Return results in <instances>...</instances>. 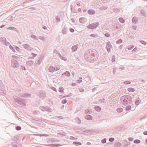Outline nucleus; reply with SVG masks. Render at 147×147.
<instances>
[{"label": "nucleus", "mask_w": 147, "mask_h": 147, "mask_svg": "<svg viewBox=\"0 0 147 147\" xmlns=\"http://www.w3.org/2000/svg\"><path fill=\"white\" fill-rule=\"evenodd\" d=\"M84 58L87 61L93 63L98 58L97 51L94 49H90L86 50L84 54Z\"/></svg>", "instance_id": "obj_1"}, {"label": "nucleus", "mask_w": 147, "mask_h": 147, "mask_svg": "<svg viewBox=\"0 0 147 147\" xmlns=\"http://www.w3.org/2000/svg\"><path fill=\"white\" fill-rule=\"evenodd\" d=\"M121 100L123 103L126 105L128 103L130 104L132 101V97L129 95H125L122 96Z\"/></svg>", "instance_id": "obj_2"}, {"label": "nucleus", "mask_w": 147, "mask_h": 147, "mask_svg": "<svg viewBox=\"0 0 147 147\" xmlns=\"http://www.w3.org/2000/svg\"><path fill=\"white\" fill-rule=\"evenodd\" d=\"M13 98L14 101L21 105V107H24L26 106V102L24 99L16 96H13Z\"/></svg>", "instance_id": "obj_3"}, {"label": "nucleus", "mask_w": 147, "mask_h": 147, "mask_svg": "<svg viewBox=\"0 0 147 147\" xmlns=\"http://www.w3.org/2000/svg\"><path fill=\"white\" fill-rule=\"evenodd\" d=\"M99 25V23L98 22L92 23L87 26V28L89 29L94 30L96 29Z\"/></svg>", "instance_id": "obj_4"}, {"label": "nucleus", "mask_w": 147, "mask_h": 147, "mask_svg": "<svg viewBox=\"0 0 147 147\" xmlns=\"http://www.w3.org/2000/svg\"><path fill=\"white\" fill-rule=\"evenodd\" d=\"M11 66L12 67L17 68L19 66V62L16 60L13 59L11 60Z\"/></svg>", "instance_id": "obj_5"}, {"label": "nucleus", "mask_w": 147, "mask_h": 147, "mask_svg": "<svg viewBox=\"0 0 147 147\" xmlns=\"http://www.w3.org/2000/svg\"><path fill=\"white\" fill-rule=\"evenodd\" d=\"M106 45L105 48L107 50V51L110 53L111 51V49L113 48V47L111 45L110 42L108 41L106 43Z\"/></svg>", "instance_id": "obj_6"}, {"label": "nucleus", "mask_w": 147, "mask_h": 147, "mask_svg": "<svg viewBox=\"0 0 147 147\" xmlns=\"http://www.w3.org/2000/svg\"><path fill=\"white\" fill-rule=\"evenodd\" d=\"M38 96L40 98L43 99L46 97V94L45 91H41L39 92Z\"/></svg>", "instance_id": "obj_7"}, {"label": "nucleus", "mask_w": 147, "mask_h": 147, "mask_svg": "<svg viewBox=\"0 0 147 147\" xmlns=\"http://www.w3.org/2000/svg\"><path fill=\"white\" fill-rule=\"evenodd\" d=\"M11 145L13 147H22V146L21 144L19 143H17V142H12Z\"/></svg>", "instance_id": "obj_8"}, {"label": "nucleus", "mask_w": 147, "mask_h": 147, "mask_svg": "<svg viewBox=\"0 0 147 147\" xmlns=\"http://www.w3.org/2000/svg\"><path fill=\"white\" fill-rule=\"evenodd\" d=\"M31 96V94L29 93H24L22 94L20 96L23 98H30Z\"/></svg>", "instance_id": "obj_9"}, {"label": "nucleus", "mask_w": 147, "mask_h": 147, "mask_svg": "<svg viewBox=\"0 0 147 147\" xmlns=\"http://www.w3.org/2000/svg\"><path fill=\"white\" fill-rule=\"evenodd\" d=\"M78 46L79 45L78 44H76L72 46L71 48L72 51L73 52L76 51L78 49Z\"/></svg>", "instance_id": "obj_10"}, {"label": "nucleus", "mask_w": 147, "mask_h": 147, "mask_svg": "<svg viewBox=\"0 0 147 147\" xmlns=\"http://www.w3.org/2000/svg\"><path fill=\"white\" fill-rule=\"evenodd\" d=\"M55 70V67L53 66H50L48 68V70L49 72L51 73L54 72Z\"/></svg>", "instance_id": "obj_11"}, {"label": "nucleus", "mask_w": 147, "mask_h": 147, "mask_svg": "<svg viewBox=\"0 0 147 147\" xmlns=\"http://www.w3.org/2000/svg\"><path fill=\"white\" fill-rule=\"evenodd\" d=\"M24 48L29 51L31 50V47L28 44H25L23 45Z\"/></svg>", "instance_id": "obj_12"}, {"label": "nucleus", "mask_w": 147, "mask_h": 147, "mask_svg": "<svg viewBox=\"0 0 147 147\" xmlns=\"http://www.w3.org/2000/svg\"><path fill=\"white\" fill-rule=\"evenodd\" d=\"M141 102L140 98L139 97L136 98L135 102V105L136 106L138 105Z\"/></svg>", "instance_id": "obj_13"}, {"label": "nucleus", "mask_w": 147, "mask_h": 147, "mask_svg": "<svg viewBox=\"0 0 147 147\" xmlns=\"http://www.w3.org/2000/svg\"><path fill=\"white\" fill-rule=\"evenodd\" d=\"M132 22L134 24H136L138 22V20L136 17L134 16L132 18Z\"/></svg>", "instance_id": "obj_14"}, {"label": "nucleus", "mask_w": 147, "mask_h": 147, "mask_svg": "<svg viewBox=\"0 0 147 147\" xmlns=\"http://www.w3.org/2000/svg\"><path fill=\"white\" fill-rule=\"evenodd\" d=\"M6 41V38L3 37H0V42L3 43L4 45Z\"/></svg>", "instance_id": "obj_15"}, {"label": "nucleus", "mask_w": 147, "mask_h": 147, "mask_svg": "<svg viewBox=\"0 0 147 147\" xmlns=\"http://www.w3.org/2000/svg\"><path fill=\"white\" fill-rule=\"evenodd\" d=\"M88 13L90 15H93L95 13V11L93 9H90L88 10L87 11Z\"/></svg>", "instance_id": "obj_16"}, {"label": "nucleus", "mask_w": 147, "mask_h": 147, "mask_svg": "<svg viewBox=\"0 0 147 147\" xmlns=\"http://www.w3.org/2000/svg\"><path fill=\"white\" fill-rule=\"evenodd\" d=\"M34 63V61L32 60H30L26 62V64L28 66H30L32 65Z\"/></svg>", "instance_id": "obj_17"}, {"label": "nucleus", "mask_w": 147, "mask_h": 147, "mask_svg": "<svg viewBox=\"0 0 147 147\" xmlns=\"http://www.w3.org/2000/svg\"><path fill=\"white\" fill-rule=\"evenodd\" d=\"M70 73L69 72L67 71H66L63 73L62 74V76H63L65 75L66 76L68 77H69L70 76Z\"/></svg>", "instance_id": "obj_18"}, {"label": "nucleus", "mask_w": 147, "mask_h": 147, "mask_svg": "<svg viewBox=\"0 0 147 147\" xmlns=\"http://www.w3.org/2000/svg\"><path fill=\"white\" fill-rule=\"evenodd\" d=\"M85 118L89 120H92V117L90 115H87L85 116Z\"/></svg>", "instance_id": "obj_19"}, {"label": "nucleus", "mask_w": 147, "mask_h": 147, "mask_svg": "<svg viewBox=\"0 0 147 147\" xmlns=\"http://www.w3.org/2000/svg\"><path fill=\"white\" fill-rule=\"evenodd\" d=\"M94 109L96 111L98 112L100 111L101 109V107L98 106H95Z\"/></svg>", "instance_id": "obj_20"}, {"label": "nucleus", "mask_w": 147, "mask_h": 147, "mask_svg": "<svg viewBox=\"0 0 147 147\" xmlns=\"http://www.w3.org/2000/svg\"><path fill=\"white\" fill-rule=\"evenodd\" d=\"M79 21L80 23L83 24L85 21L84 17H81L79 18Z\"/></svg>", "instance_id": "obj_21"}, {"label": "nucleus", "mask_w": 147, "mask_h": 147, "mask_svg": "<svg viewBox=\"0 0 147 147\" xmlns=\"http://www.w3.org/2000/svg\"><path fill=\"white\" fill-rule=\"evenodd\" d=\"M140 13L144 17H146V12L143 9H141L140 10Z\"/></svg>", "instance_id": "obj_22"}, {"label": "nucleus", "mask_w": 147, "mask_h": 147, "mask_svg": "<svg viewBox=\"0 0 147 147\" xmlns=\"http://www.w3.org/2000/svg\"><path fill=\"white\" fill-rule=\"evenodd\" d=\"M113 11L115 13H117L120 11V9L117 8H114L113 9Z\"/></svg>", "instance_id": "obj_23"}, {"label": "nucleus", "mask_w": 147, "mask_h": 147, "mask_svg": "<svg viewBox=\"0 0 147 147\" xmlns=\"http://www.w3.org/2000/svg\"><path fill=\"white\" fill-rule=\"evenodd\" d=\"M121 144L119 142H117L114 144V146L115 147H121Z\"/></svg>", "instance_id": "obj_24"}, {"label": "nucleus", "mask_w": 147, "mask_h": 147, "mask_svg": "<svg viewBox=\"0 0 147 147\" xmlns=\"http://www.w3.org/2000/svg\"><path fill=\"white\" fill-rule=\"evenodd\" d=\"M127 90L130 92H133L135 91V89L132 88H127Z\"/></svg>", "instance_id": "obj_25"}, {"label": "nucleus", "mask_w": 147, "mask_h": 147, "mask_svg": "<svg viewBox=\"0 0 147 147\" xmlns=\"http://www.w3.org/2000/svg\"><path fill=\"white\" fill-rule=\"evenodd\" d=\"M119 20L121 23L122 24L124 23L125 22V20L122 18H119Z\"/></svg>", "instance_id": "obj_26"}, {"label": "nucleus", "mask_w": 147, "mask_h": 147, "mask_svg": "<svg viewBox=\"0 0 147 147\" xmlns=\"http://www.w3.org/2000/svg\"><path fill=\"white\" fill-rule=\"evenodd\" d=\"M7 30H13L16 31V30H17V29L16 28L12 27V26H10L8 28H7Z\"/></svg>", "instance_id": "obj_27"}, {"label": "nucleus", "mask_w": 147, "mask_h": 147, "mask_svg": "<svg viewBox=\"0 0 147 147\" xmlns=\"http://www.w3.org/2000/svg\"><path fill=\"white\" fill-rule=\"evenodd\" d=\"M73 144L76 146L80 145L82 144V143L78 142H73Z\"/></svg>", "instance_id": "obj_28"}, {"label": "nucleus", "mask_w": 147, "mask_h": 147, "mask_svg": "<svg viewBox=\"0 0 147 147\" xmlns=\"http://www.w3.org/2000/svg\"><path fill=\"white\" fill-rule=\"evenodd\" d=\"M116 110H117V111L118 113H120L121 112L123 111V109H122V108L120 107V108H117L116 109Z\"/></svg>", "instance_id": "obj_29"}, {"label": "nucleus", "mask_w": 147, "mask_h": 147, "mask_svg": "<svg viewBox=\"0 0 147 147\" xmlns=\"http://www.w3.org/2000/svg\"><path fill=\"white\" fill-rule=\"evenodd\" d=\"M64 89L63 87L60 86L59 87V92L62 93L63 92Z\"/></svg>", "instance_id": "obj_30"}, {"label": "nucleus", "mask_w": 147, "mask_h": 147, "mask_svg": "<svg viewBox=\"0 0 147 147\" xmlns=\"http://www.w3.org/2000/svg\"><path fill=\"white\" fill-rule=\"evenodd\" d=\"M42 60V58L41 57L38 60L37 62L36 63L37 65H39L41 63Z\"/></svg>", "instance_id": "obj_31"}, {"label": "nucleus", "mask_w": 147, "mask_h": 147, "mask_svg": "<svg viewBox=\"0 0 147 147\" xmlns=\"http://www.w3.org/2000/svg\"><path fill=\"white\" fill-rule=\"evenodd\" d=\"M30 37L32 38H33L34 40H38V38L37 37L34 35H32L30 36Z\"/></svg>", "instance_id": "obj_32"}, {"label": "nucleus", "mask_w": 147, "mask_h": 147, "mask_svg": "<svg viewBox=\"0 0 147 147\" xmlns=\"http://www.w3.org/2000/svg\"><path fill=\"white\" fill-rule=\"evenodd\" d=\"M66 29L67 28H65L62 30V32L63 34H67Z\"/></svg>", "instance_id": "obj_33"}, {"label": "nucleus", "mask_w": 147, "mask_h": 147, "mask_svg": "<svg viewBox=\"0 0 147 147\" xmlns=\"http://www.w3.org/2000/svg\"><path fill=\"white\" fill-rule=\"evenodd\" d=\"M72 6V5H71V8H70L71 10V11L72 12H73L74 13H77V11L75 9H72L71 7Z\"/></svg>", "instance_id": "obj_34"}, {"label": "nucleus", "mask_w": 147, "mask_h": 147, "mask_svg": "<svg viewBox=\"0 0 147 147\" xmlns=\"http://www.w3.org/2000/svg\"><path fill=\"white\" fill-rule=\"evenodd\" d=\"M55 20H56V22H59L60 21V19L58 16L56 17Z\"/></svg>", "instance_id": "obj_35"}, {"label": "nucleus", "mask_w": 147, "mask_h": 147, "mask_svg": "<svg viewBox=\"0 0 147 147\" xmlns=\"http://www.w3.org/2000/svg\"><path fill=\"white\" fill-rule=\"evenodd\" d=\"M124 84H129L131 83V82L130 81H125L123 82Z\"/></svg>", "instance_id": "obj_36"}, {"label": "nucleus", "mask_w": 147, "mask_h": 147, "mask_svg": "<svg viewBox=\"0 0 147 147\" xmlns=\"http://www.w3.org/2000/svg\"><path fill=\"white\" fill-rule=\"evenodd\" d=\"M131 109V106L130 105L127 106L125 108V109L126 111H129Z\"/></svg>", "instance_id": "obj_37"}, {"label": "nucleus", "mask_w": 147, "mask_h": 147, "mask_svg": "<svg viewBox=\"0 0 147 147\" xmlns=\"http://www.w3.org/2000/svg\"><path fill=\"white\" fill-rule=\"evenodd\" d=\"M139 42L142 45H146V42L145 41L143 40H140L139 41Z\"/></svg>", "instance_id": "obj_38"}, {"label": "nucleus", "mask_w": 147, "mask_h": 147, "mask_svg": "<svg viewBox=\"0 0 147 147\" xmlns=\"http://www.w3.org/2000/svg\"><path fill=\"white\" fill-rule=\"evenodd\" d=\"M122 42H123L122 40L121 39H120L116 41V43L117 44H118L121 43H122Z\"/></svg>", "instance_id": "obj_39"}, {"label": "nucleus", "mask_w": 147, "mask_h": 147, "mask_svg": "<svg viewBox=\"0 0 147 147\" xmlns=\"http://www.w3.org/2000/svg\"><path fill=\"white\" fill-rule=\"evenodd\" d=\"M57 134L61 137L65 136L66 135V134L65 133H64V134H62L61 133H58Z\"/></svg>", "instance_id": "obj_40"}, {"label": "nucleus", "mask_w": 147, "mask_h": 147, "mask_svg": "<svg viewBox=\"0 0 147 147\" xmlns=\"http://www.w3.org/2000/svg\"><path fill=\"white\" fill-rule=\"evenodd\" d=\"M13 45V46H14V47L15 48V49H16V51H18V52H19L20 51V49L18 47V46H16L14 45Z\"/></svg>", "instance_id": "obj_41"}, {"label": "nucleus", "mask_w": 147, "mask_h": 147, "mask_svg": "<svg viewBox=\"0 0 147 147\" xmlns=\"http://www.w3.org/2000/svg\"><path fill=\"white\" fill-rule=\"evenodd\" d=\"M45 111H49L50 112L51 111V109L49 107H45Z\"/></svg>", "instance_id": "obj_42"}, {"label": "nucleus", "mask_w": 147, "mask_h": 147, "mask_svg": "<svg viewBox=\"0 0 147 147\" xmlns=\"http://www.w3.org/2000/svg\"><path fill=\"white\" fill-rule=\"evenodd\" d=\"M134 143L136 144H139L140 143V141L139 140H135L134 141Z\"/></svg>", "instance_id": "obj_43"}, {"label": "nucleus", "mask_w": 147, "mask_h": 147, "mask_svg": "<svg viewBox=\"0 0 147 147\" xmlns=\"http://www.w3.org/2000/svg\"><path fill=\"white\" fill-rule=\"evenodd\" d=\"M16 129L17 130L19 131L21 129V127L19 126H17L16 127Z\"/></svg>", "instance_id": "obj_44"}, {"label": "nucleus", "mask_w": 147, "mask_h": 147, "mask_svg": "<svg viewBox=\"0 0 147 147\" xmlns=\"http://www.w3.org/2000/svg\"><path fill=\"white\" fill-rule=\"evenodd\" d=\"M40 109L43 111H45L46 109L45 107L43 106H41L40 108Z\"/></svg>", "instance_id": "obj_45"}, {"label": "nucleus", "mask_w": 147, "mask_h": 147, "mask_svg": "<svg viewBox=\"0 0 147 147\" xmlns=\"http://www.w3.org/2000/svg\"><path fill=\"white\" fill-rule=\"evenodd\" d=\"M55 70H56V71H57L60 69V66L59 65H58L55 67Z\"/></svg>", "instance_id": "obj_46"}, {"label": "nucleus", "mask_w": 147, "mask_h": 147, "mask_svg": "<svg viewBox=\"0 0 147 147\" xmlns=\"http://www.w3.org/2000/svg\"><path fill=\"white\" fill-rule=\"evenodd\" d=\"M67 100L66 99H64L62 100L61 101V103L63 104H65L67 103Z\"/></svg>", "instance_id": "obj_47"}, {"label": "nucleus", "mask_w": 147, "mask_h": 147, "mask_svg": "<svg viewBox=\"0 0 147 147\" xmlns=\"http://www.w3.org/2000/svg\"><path fill=\"white\" fill-rule=\"evenodd\" d=\"M112 61L113 62H114L115 61V56L114 55L112 56Z\"/></svg>", "instance_id": "obj_48"}, {"label": "nucleus", "mask_w": 147, "mask_h": 147, "mask_svg": "<svg viewBox=\"0 0 147 147\" xmlns=\"http://www.w3.org/2000/svg\"><path fill=\"white\" fill-rule=\"evenodd\" d=\"M107 139L106 138H104L101 140V142L103 144L106 143Z\"/></svg>", "instance_id": "obj_49"}, {"label": "nucleus", "mask_w": 147, "mask_h": 147, "mask_svg": "<svg viewBox=\"0 0 147 147\" xmlns=\"http://www.w3.org/2000/svg\"><path fill=\"white\" fill-rule=\"evenodd\" d=\"M104 35L107 37H109L110 36V34L108 32L106 33Z\"/></svg>", "instance_id": "obj_50"}, {"label": "nucleus", "mask_w": 147, "mask_h": 147, "mask_svg": "<svg viewBox=\"0 0 147 147\" xmlns=\"http://www.w3.org/2000/svg\"><path fill=\"white\" fill-rule=\"evenodd\" d=\"M69 139L70 140H76L77 138H76L73 136H70Z\"/></svg>", "instance_id": "obj_51"}, {"label": "nucleus", "mask_w": 147, "mask_h": 147, "mask_svg": "<svg viewBox=\"0 0 147 147\" xmlns=\"http://www.w3.org/2000/svg\"><path fill=\"white\" fill-rule=\"evenodd\" d=\"M115 140L114 138H111L109 139V141L110 142H112L114 141Z\"/></svg>", "instance_id": "obj_52"}, {"label": "nucleus", "mask_w": 147, "mask_h": 147, "mask_svg": "<svg viewBox=\"0 0 147 147\" xmlns=\"http://www.w3.org/2000/svg\"><path fill=\"white\" fill-rule=\"evenodd\" d=\"M107 8V7H101L100 8V9L101 10H106Z\"/></svg>", "instance_id": "obj_53"}, {"label": "nucleus", "mask_w": 147, "mask_h": 147, "mask_svg": "<svg viewBox=\"0 0 147 147\" xmlns=\"http://www.w3.org/2000/svg\"><path fill=\"white\" fill-rule=\"evenodd\" d=\"M97 34H91L90 35V36L91 37H93L95 38V37L96 36H97Z\"/></svg>", "instance_id": "obj_54"}, {"label": "nucleus", "mask_w": 147, "mask_h": 147, "mask_svg": "<svg viewBox=\"0 0 147 147\" xmlns=\"http://www.w3.org/2000/svg\"><path fill=\"white\" fill-rule=\"evenodd\" d=\"M44 36H39L38 37V38L39 39L41 40H44Z\"/></svg>", "instance_id": "obj_55"}, {"label": "nucleus", "mask_w": 147, "mask_h": 147, "mask_svg": "<svg viewBox=\"0 0 147 147\" xmlns=\"http://www.w3.org/2000/svg\"><path fill=\"white\" fill-rule=\"evenodd\" d=\"M77 123L78 124H80L81 123V120L78 117H77Z\"/></svg>", "instance_id": "obj_56"}, {"label": "nucleus", "mask_w": 147, "mask_h": 147, "mask_svg": "<svg viewBox=\"0 0 147 147\" xmlns=\"http://www.w3.org/2000/svg\"><path fill=\"white\" fill-rule=\"evenodd\" d=\"M134 47V46L133 45H131L130 46V47H129L128 48V50H130L132 49Z\"/></svg>", "instance_id": "obj_57"}, {"label": "nucleus", "mask_w": 147, "mask_h": 147, "mask_svg": "<svg viewBox=\"0 0 147 147\" xmlns=\"http://www.w3.org/2000/svg\"><path fill=\"white\" fill-rule=\"evenodd\" d=\"M4 45H5L6 46H8V45H10V44L8 42H6V41L5 42V43Z\"/></svg>", "instance_id": "obj_58"}, {"label": "nucleus", "mask_w": 147, "mask_h": 147, "mask_svg": "<svg viewBox=\"0 0 147 147\" xmlns=\"http://www.w3.org/2000/svg\"><path fill=\"white\" fill-rule=\"evenodd\" d=\"M31 55L32 56V57H33L34 58L35 57H36V56H37V54H35L34 53H31Z\"/></svg>", "instance_id": "obj_59"}, {"label": "nucleus", "mask_w": 147, "mask_h": 147, "mask_svg": "<svg viewBox=\"0 0 147 147\" xmlns=\"http://www.w3.org/2000/svg\"><path fill=\"white\" fill-rule=\"evenodd\" d=\"M132 28L135 30H136L137 29V26L135 25H133L132 26Z\"/></svg>", "instance_id": "obj_60"}, {"label": "nucleus", "mask_w": 147, "mask_h": 147, "mask_svg": "<svg viewBox=\"0 0 147 147\" xmlns=\"http://www.w3.org/2000/svg\"><path fill=\"white\" fill-rule=\"evenodd\" d=\"M21 69L23 70H26L25 67L24 66H21Z\"/></svg>", "instance_id": "obj_61"}, {"label": "nucleus", "mask_w": 147, "mask_h": 147, "mask_svg": "<svg viewBox=\"0 0 147 147\" xmlns=\"http://www.w3.org/2000/svg\"><path fill=\"white\" fill-rule=\"evenodd\" d=\"M70 31L71 32H74V30L72 28H69Z\"/></svg>", "instance_id": "obj_62"}, {"label": "nucleus", "mask_w": 147, "mask_h": 147, "mask_svg": "<svg viewBox=\"0 0 147 147\" xmlns=\"http://www.w3.org/2000/svg\"><path fill=\"white\" fill-rule=\"evenodd\" d=\"M9 48L11 50H12L15 48L14 47H13V46H12L11 45H10L9 46Z\"/></svg>", "instance_id": "obj_63"}, {"label": "nucleus", "mask_w": 147, "mask_h": 147, "mask_svg": "<svg viewBox=\"0 0 147 147\" xmlns=\"http://www.w3.org/2000/svg\"><path fill=\"white\" fill-rule=\"evenodd\" d=\"M60 59H61L62 60H63L64 61H66L67 60V59L66 58H65V57L63 56L61 57Z\"/></svg>", "instance_id": "obj_64"}]
</instances>
